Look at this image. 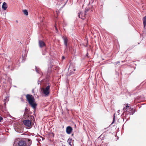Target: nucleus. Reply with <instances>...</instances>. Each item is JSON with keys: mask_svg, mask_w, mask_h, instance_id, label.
Returning a JSON list of instances; mask_svg holds the SVG:
<instances>
[{"mask_svg": "<svg viewBox=\"0 0 146 146\" xmlns=\"http://www.w3.org/2000/svg\"><path fill=\"white\" fill-rule=\"evenodd\" d=\"M32 141L29 139H17L15 141L14 146H29L32 144Z\"/></svg>", "mask_w": 146, "mask_h": 146, "instance_id": "f257e3e1", "label": "nucleus"}, {"mask_svg": "<svg viewBox=\"0 0 146 146\" xmlns=\"http://www.w3.org/2000/svg\"><path fill=\"white\" fill-rule=\"evenodd\" d=\"M26 97L29 104L31 106L33 109L35 110L37 104L35 102V99L34 97L31 95L27 94L26 95Z\"/></svg>", "mask_w": 146, "mask_h": 146, "instance_id": "f03ea898", "label": "nucleus"}, {"mask_svg": "<svg viewBox=\"0 0 146 146\" xmlns=\"http://www.w3.org/2000/svg\"><path fill=\"white\" fill-rule=\"evenodd\" d=\"M50 87V85H48L45 88H43L42 89V91L43 93L45 95L47 96L49 94Z\"/></svg>", "mask_w": 146, "mask_h": 146, "instance_id": "7ed1b4c3", "label": "nucleus"}, {"mask_svg": "<svg viewBox=\"0 0 146 146\" xmlns=\"http://www.w3.org/2000/svg\"><path fill=\"white\" fill-rule=\"evenodd\" d=\"M23 123L25 126L27 127H32L31 122L29 120H24Z\"/></svg>", "mask_w": 146, "mask_h": 146, "instance_id": "20e7f679", "label": "nucleus"}, {"mask_svg": "<svg viewBox=\"0 0 146 146\" xmlns=\"http://www.w3.org/2000/svg\"><path fill=\"white\" fill-rule=\"evenodd\" d=\"M72 130V129L70 126H68L66 128V132L68 134L71 133Z\"/></svg>", "mask_w": 146, "mask_h": 146, "instance_id": "39448f33", "label": "nucleus"}, {"mask_svg": "<svg viewBox=\"0 0 146 146\" xmlns=\"http://www.w3.org/2000/svg\"><path fill=\"white\" fill-rule=\"evenodd\" d=\"M68 70L72 72L73 71L76 70V69L75 67H74L73 64H70Z\"/></svg>", "mask_w": 146, "mask_h": 146, "instance_id": "423d86ee", "label": "nucleus"}, {"mask_svg": "<svg viewBox=\"0 0 146 146\" xmlns=\"http://www.w3.org/2000/svg\"><path fill=\"white\" fill-rule=\"evenodd\" d=\"M85 15L86 14L85 13L81 12L79 15L78 16L79 18H81L83 19H84L85 18Z\"/></svg>", "mask_w": 146, "mask_h": 146, "instance_id": "0eeeda50", "label": "nucleus"}, {"mask_svg": "<svg viewBox=\"0 0 146 146\" xmlns=\"http://www.w3.org/2000/svg\"><path fill=\"white\" fill-rule=\"evenodd\" d=\"M123 108V110L124 112H125L128 111L129 108H130L129 106H128V104H127Z\"/></svg>", "mask_w": 146, "mask_h": 146, "instance_id": "6e6552de", "label": "nucleus"}, {"mask_svg": "<svg viewBox=\"0 0 146 146\" xmlns=\"http://www.w3.org/2000/svg\"><path fill=\"white\" fill-rule=\"evenodd\" d=\"M39 44L40 47H42L45 45L44 43L42 41H39Z\"/></svg>", "mask_w": 146, "mask_h": 146, "instance_id": "1a4fd4ad", "label": "nucleus"}, {"mask_svg": "<svg viewBox=\"0 0 146 146\" xmlns=\"http://www.w3.org/2000/svg\"><path fill=\"white\" fill-rule=\"evenodd\" d=\"M7 5L5 2H4L2 6V8L4 10H6L7 8Z\"/></svg>", "mask_w": 146, "mask_h": 146, "instance_id": "9d476101", "label": "nucleus"}, {"mask_svg": "<svg viewBox=\"0 0 146 146\" xmlns=\"http://www.w3.org/2000/svg\"><path fill=\"white\" fill-rule=\"evenodd\" d=\"M64 44L65 45V46L66 47H67V42L68 41V40L67 38L66 37H65L64 38Z\"/></svg>", "mask_w": 146, "mask_h": 146, "instance_id": "9b49d317", "label": "nucleus"}, {"mask_svg": "<svg viewBox=\"0 0 146 146\" xmlns=\"http://www.w3.org/2000/svg\"><path fill=\"white\" fill-rule=\"evenodd\" d=\"M143 23L144 27L146 25V16L144 17L143 19Z\"/></svg>", "mask_w": 146, "mask_h": 146, "instance_id": "f8f14e48", "label": "nucleus"}, {"mask_svg": "<svg viewBox=\"0 0 146 146\" xmlns=\"http://www.w3.org/2000/svg\"><path fill=\"white\" fill-rule=\"evenodd\" d=\"M23 12L25 15H26V16H27L28 15V12L27 11V10H23Z\"/></svg>", "mask_w": 146, "mask_h": 146, "instance_id": "ddd939ff", "label": "nucleus"}, {"mask_svg": "<svg viewBox=\"0 0 146 146\" xmlns=\"http://www.w3.org/2000/svg\"><path fill=\"white\" fill-rule=\"evenodd\" d=\"M114 121H115V115H114V117H113V122L112 123V124H113L114 122Z\"/></svg>", "mask_w": 146, "mask_h": 146, "instance_id": "4468645a", "label": "nucleus"}, {"mask_svg": "<svg viewBox=\"0 0 146 146\" xmlns=\"http://www.w3.org/2000/svg\"><path fill=\"white\" fill-rule=\"evenodd\" d=\"M3 118L1 117H0V122H1V120L3 119Z\"/></svg>", "mask_w": 146, "mask_h": 146, "instance_id": "2eb2a0df", "label": "nucleus"}, {"mask_svg": "<svg viewBox=\"0 0 146 146\" xmlns=\"http://www.w3.org/2000/svg\"><path fill=\"white\" fill-rule=\"evenodd\" d=\"M62 58L63 59H64L65 58V57L64 56H62Z\"/></svg>", "mask_w": 146, "mask_h": 146, "instance_id": "dca6fc26", "label": "nucleus"}, {"mask_svg": "<svg viewBox=\"0 0 146 146\" xmlns=\"http://www.w3.org/2000/svg\"><path fill=\"white\" fill-rule=\"evenodd\" d=\"M55 28H56V30H57V31H58V30H57V28H56V27H55Z\"/></svg>", "mask_w": 146, "mask_h": 146, "instance_id": "f3484780", "label": "nucleus"}, {"mask_svg": "<svg viewBox=\"0 0 146 146\" xmlns=\"http://www.w3.org/2000/svg\"><path fill=\"white\" fill-rule=\"evenodd\" d=\"M27 110V109L26 108L25 109V110Z\"/></svg>", "mask_w": 146, "mask_h": 146, "instance_id": "a211bd4d", "label": "nucleus"}, {"mask_svg": "<svg viewBox=\"0 0 146 146\" xmlns=\"http://www.w3.org/2000/svg\"><path fill=\"white\" fill-rule=\"evenodd\" d=\"M36 71H37V72H38V71L37 70H36Z\"/></svg>", "mask_w": 146, "mask_h": 146, "instance_id": "6ab92c4d", "label": "nucleus"}, {"mask_svg": "<svg viewBox=\"0 0 146 146\" xmlns=\"http://www.w3.org/2000/svg\"><path fill=\"white\" fill-rule=\"evenodd\" d=\"M33 118H34V117H32Z\"/></svg>", "mask_w": 146, "mask_h": 146, "instance_id": "aec40b11", "label": "nucleus"}, {"mask_svg": "<svg viewBox=\"0 0 146 146\" xmlns=\"http://www.w3.org/2000/svg\"><path fill=\"white\" fill-rule=\"evenodd\" d=\"M52 134H53V135H54V134L53 133H52Z\"/></svg>", "mask_w": 146, "mask_h": 146, "instance_id": "412c9836", "label": "nucleus"}]
</instances>
